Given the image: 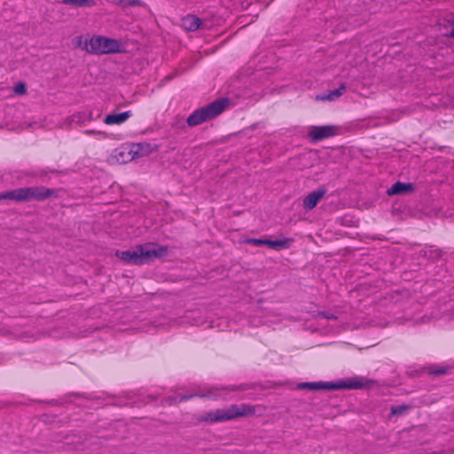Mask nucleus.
<instances>
[{
    "instance_id": "f257e3e1",
    "label": "nucleus",
    "mask_w": 454,
    "mask_h": 454,
    "mask_svg": "<svg viewBox=\"0 0 454 454\" xmlns=\"http://www.w3.org/2000/svg\"><path fill=\"white\" fill-rule=\"evenodd\" d=\"M439 200H395L392 205V214L399 218L407 215L421 217L427 216H443L454 218V210L449 208L436 209L435 202Z\"/></svg>"
},
{
    "instance_id": "f03ea898",
    "label": "nucleus",
    "mask_w": 454,
    "mask_h": 454,
    "mask_svg": "<svg viewBox=\"0 0 454 454\" xmlns=\"http://www.w3.org/2000/svg\"><path fill=\"white\" fill-rule=\"evenodd\" d=\"M168 254V247L158 243L147 242L137 245L132 250L115 252L116 257L123 262L131 265H144L154 259L163 258Z\"/></svg>"
},
{
    "instance_id": "7ed1b4c3",
    "label": "nucleus",
    "mask_w": 454,
    "mask_h": 454,
    "mask_svg": "<svg viewBox=\"0 0 454 454\" xmlns=\"http://www.w3.org/2000/svg\"><path fill=\"white\" fill-rule=\"evenodd\" d=\"M255 408L248 404L231 405L225 409H218L204 414L200 420L207 422H222L232 420L239 417H247L254 414Z\"/></svg>"
},
{
    "instance_id": "20e7f679",
    "label": "nucleus",
    "mask_w": 454,
    "mask_h": 454,
    "mask_svg": "<svg viewBox=\"0 0 454 454\" xmlns=\"http://www.w3.org/2000/svg\"><path fill=\"white\" fill-rule=\"evenodd\" d=\"M364 387L363 379L353 378L346 380H340L335 383L333 382H302L297 385L299 389H309V390H332V389H357Z\"/></svg>"
},
{
    "instance_id": "39448f33",
    "label": "nucleus",
    "mask_w": 454,
    "mask_h": 454,
    "mask_svg": "<svg viewBox=\"0 0 454 454\" xmlns=\"http://www.w3.org/2000/svg\"><path fill=\"white\" fill-rule=\"evenodd\" d=\"M55 195V191L43 186L20 188L0 193V199H47Z\"/></svg>"
},
{
    "instance_id": "423d86ee",
    "label": "nucleus",
    "mask_w": 454,
    "mask_h": 454,
    "mask_svg": "<svg viewBox=\"0 0 454 454\" xmlns=\"http://www.w3.org/2000/svg\"><path fill=\"white\" fill-rule=\"evenodd\" d=\"M86 51L96 54H107L120 51V43L104 36L92 37L86 44Z\"/></svg>"
},
{
    "instance_id": "0eeeda50",
    "label": "nucleus",
    "mask_w": 454,
    "mask_h": 454,
    "mask_svg": "<svg viewBox=\"0 0 454 454\" xmlns=\"http://www.w3.org/2000/svg\"><path fill=\"white\" fill-rule=\"evenodd\" d=\"M227 98H221L200 107V123L211 120L222 114L227 106Z\"/></svg>"
},
{
    "instance_id": "6e6552de",
    "label": "nucleus",
    "mask_w": 454,
    "mask_h": 454,
    "mask_svg": "<svg viewBox=\"0 0 454 454\" xmlns=\"http://www.w3.org/2000/svg\"><path fill=\"white\" fill-rule=\"evenodd\" d=\"M337 135V127L333 125L311 126L308 137L312 143L333 137Z\"/></svg>"
},
{
    "instance_id": "1a4fd4ad",
    "label": "nucleus",
    "mask_w": 454,
    "mask_h": 454,
    "mask_svg": "<svg viewBox=\"0 0 454 454\" xmlns=\"http://www.w3.org/2000/svg\"><path fill=\"white\" fill-rule=\"evenodd\" d=\"M246 242L250 245L256 246V247L266 245L274 249H284V248H288L292 245L293 239L283 238V239H278L276 240L262 239H247L246 240Z\"/></svg>"
},
{
    "instance_id": "9d476101",
    "label": "nucleus",
    "mask_w": 454,
    "mask_h": 454,
    "mask_svg": "<svg viewBox=\"0 0 454 454\" xmlns=\"http://www.w3.org/2000/svg\"><path fill=\"white\" fill-rule=\"evenodd\" d=\"M414 191V186L411 183L396 182L386 191L388 196L393 195H409Z\"/></svg>"
},
{
    "instance_id": "9b49d317",
    "label": "nucleus",
    "mask_w": 454,
    "mask_h": 454,
    "mask_svg": "<svg viewBox=\"0 0 454 454\" xmlns=\"http://www.w3.org/2000/svg\"><path fill=\"white\" fill-rule=\"evenodd\" d=\"M131 115L132 114L130 111H126L120 114H108L104 119V122L106 125H119L125 122Z\"/></svg>"
},
{
    "instance_id": "f8f14e48",
    "label": "nucleus",
    "mask_w": 454,
    "mask_h": 454,
    "mask_svg": "<svg viewBox=\"0 0 454 454\" xmlns=\"http://www.w3.org/2000/svg\"><path fill=\"white\" fill-rule=\"evenodd\" d=\"M196 395H197V394L185 395V394L176 393L172 395L165 397L164 399H162L161 403H162V405H174L178 403L187 401Z\"/></svg>"
},
{
    "instance_id": "ddd939ff",
    "label": "nucleus",
    "mask_w": 454,
    "mask_h": 454,
    "mask_svg": "<svg viewBox=\"0 0 454 454\" xmlns=\"http://www.w3.org/2000/svg\"><path fill=\"white\" fill-rule=\"evenodd\" d=\"M181 26L188 31H196L199 29V17L195 15H187L181 20Z\"/></svg>"
},
{
    "instance_id": "4468645a",
    "label": "nucleus",
    "mask_w": 454,
    "mask_h": 454,
    "mask_svg": "<svg viewBox=\"0 0 454 454\" xmlns=\"http://www.w3.org/2000/svg\"><path fill=\"white\" fill-rule=\"evenodd\" d=\"M96 1L97 0H61V3L74 7H91L96 4Z\"/></svg>"
},
{
    "instance_id": "2eb2a0df",
    "label": "nucleus",
    "mask_w": 454,
    "mask_h": 454,
    "mask_svg": "<svg viewBox=\"0 0 454 454\" xmlns=\"http://www.w3.org/2000/svg\"><path fill=\"white\" fill-rule=\"evenodd\" d=\"M347 90V87L344 83H341L339 88L336 90L329 91L326 95L322 97L323 99H327L330 101H333L340 98Z\"/></svg>"
},
{
    "instance_id": "dca6fc26",
    "label": "nucleus",
    "mask_w": 454,
    "mask_h": 454,
    "mask_svg": "<svg viewBox=\"0 0 454 454\" xmlns=\"http://www.w3.org/2000/svg\"><path fill=\"white\" fill-rule=\"evenodd\" d=\"M132 152L137 157L144 156L150 152V145L149 144H137L133 146Z\"/></svg>"
},
{
    "instance_id": "f3484780",
    "label": "nucleus",
    "mask_w": 454,
    "mask_h": 454,
    "mask_svg": "<svg viewBox=\"0 0 454 454\" xmlns=\"http://www.w3.org/2000/svg\"><path fill=\"white\" fill-rule=\"evenodd\" d=\"M326 192L327 190L324 186H320L317 190L307 194L304 199H322L325 195Z\"/></svg>"
},
{
    "instance_id": "a211bd4d",
    "label": "nucleus",
    "mask_w": 454,
    "mask_h": 454,
    "mask_svg": "<svg viewBox=\"0 0 454 454\" xmlns=\"http://www.w3.org/2000/svg\"><path fill=\"white\" fill-rule=\"evenodd\" d=\"M187 123L189 126L199 125V109L193 111V113L188 117Z\"/></svg>"
},
{
    "instance_id": "6ab92c4d",
    "label": "nucleus",
    "mask_w": 454,
    "mask_h": 454,
    "mask_svg": "<svg viewBox=\"0 0 454 454\" xmlns=\"http://www.w3.org/2000/svg\"><path fill=\"white\" fill-rule=\"evenodd\" d=\"M225 391L226 389L223 388V389H220V390H217V393H207V394H203L200 392V397L201 396H210V397H213V398H223V399H226V396H225Z\"/></svg>"
},
{
    "instance_id": "aec40b11",
    "label": "nucleus",
    "mask_w": 454,
    "mask_h": 454,
    "mask_svg": "<svg viewBox=\"0 0 454 454\" xmlns=\"http://www.w3.org/2000/svg\"><path fill=\"white\" fill-rule=\"evenodd\" d=\"M14 92L18 95L25 94L27 92L26 84L23 82L18 83L14 88Z\"/></svg>"
},
{
    "instance_id": "412c9836",
    "label": "nucleus",
    "mask_w": 454,
    "mask_h": 454,
    "mask_svg": "<svg viewBox=\"0 0 454 454\" xmlns=\"http://www.w3.org/2000/svg\"><path fill=\"white\" fill-rule=\"evenodd\" d=\"M303 201H304L303 206L308 210L314 208L318 202V200H303Z\"/></svg>"
},
{
    "instance_id": "4be33fe9",
    "label": "nucleus",
    "mask_w": 454,
    "mask_h": 454,
    "mask_svg": "<svg viewBox=\"0 0 454 454\" xmlns=\"http://www.w3.org/2000/svg\"><path fill=\"white\" fill-rule=\"evenodd\" d=\"M121 2L127 6H137L140 4L139 0H121Z\"/></svg>"
},
{
    "instance_id": "5701e85b",
    "label": "nucleus",
    "mask_w": 454,
    "mask_h": 454,
    "mask_svg": "<svg viewBox=\"0 0 454 454\" xmlns=\"http://www.w3.org/2000/svg\"><path fill=\"white\" fill-rule=\"evenodd\" d=\"M403 410H405L404 406H394L391 409V412L392 414H400Z\"/></svg>"
},
{
    "instance_id": "b1692460",
    "label": "nucleus",
    "mask_w": 454,
    "mask_h": 454,
    "mask_svg": "<svg viewBox=\"0 0 454 454\" xmlns=\"http://www.w3.org/2000/svg\"><path fill=\"white\" fill-rule=\"evenodd\" d=\"M445 372H446V369L445 368H440V369H437V370L430 371V373H432V374H443Z\"/></svg>"
},
{
    "instance_id": "393cba45",
    "label": "nucleus",
    "mask_w": 454,
    "mask_h": 454,
    "mask_svg": "<svg viewBox=\"0 0 454 454\" xmlns=\"http://www.w3.org/2000/svg\"><path fill=\"white\" fill-rule=\"evenodd\" d=\"M448 35L454 38V20L451 23V27Z\"/></svg>"
},
{
    "instance_id": "a878e982",
    "label": "nucleus",
    "mask_w": 454,
    "mask_h": 454,
    "mask_svg": "<svg viewBox=\"0 0 454 454\" xmlns=\"http://www.w3.org/2000/svg\"><path fill=\"white\" fill-rule=\"evenodd\" d=\"M94 133H96V131H94V130H86L85 131V134H94Z\"/></svg>"
},
{
    "instance_id": "bb28decb",
    "label": "nucleus",
    "mask_w": 454,
    "mask_h": 454,
    "mask_svg": "<svg viewBox=\"0 0 454 454\" xmlns=\"http://www.w3.org/2000/svg\"><path fill=\"white\" fill-rule=\"evenodd\" d=\"M200 29L203 27V22L202 20H200Z\"/></svg>"
}]
</instances>
